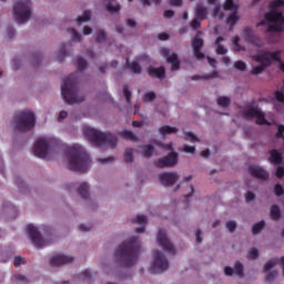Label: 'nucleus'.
<instances>
[{"instance_id":"nucleus-34","label":"nucleus","mask_w":284,"mask_h":284,"mask_svg":"<svg viewBox=\"0 0 284 284\" xmlns=\"http://www.w3.org/2000/svg\"><path fill=\"white\" fill-rule=\"evenodd\" d=\"M182 139H184V141H190L191 143H199L200 141L199 138L190 131H184L182 133Z\"/></svg>"},{"instance_id":"nucleus-12","label":"nucleus","mask_w":284,"mask_h":284,"mask_svg":"<svg viewBox=\"0 0 284 284\" xmlns=\"http://www.w3.org/2000/svg\"><path fill=\"white\" fill-rule=\"evenodd\" d=\"M12 16L17 23H28V21H30V17H32V11L28 3L18 2L13 7Z\"/></svg>"},{"instance_id":"nucleus-35","label":"nucleus","mask_w":284,"mask_h":284,"mask_svg":"<svg viewBox=\"0 0 284 284\" xmlns=\"http://www.w3.org/2000/svg\"><path fill=\"white\" fill-rule=\"evenodd\" d=\"M270 214L273 221H278V219H281V207L276 204L272 205Z\"/></svg>"},{"instance_id":"nucleus-58","label":"nucleus","mask_w":284,"mask_h":284,"mask_svg":"<svg viewBox=\"0 0 284 284\" xmlns=\"http://www.w3.org/2000/svg\"><path fill=\"white\" fill-rule=\"evenodd\" d=\"M103 39H105V31L99 30L98 34H97V41H99L101 43V41H103Z\"/></svg>"},{"instance_id":"nucleus-59","label":"nucleus","mask_w":284,"mask_h":284,"mask_svg":"<svg viewBox=\"0 0 284 284\" xmlns=\"http://www.w3.org/2000/svg\"><path fill=\"white\" fill-rule=\"evenodd\" d=\"M82 34H84V37L92 34V29L89 26L83 27Z\"/></svg>"},{"instance_id":"nucleus-2","label":"nucleus","mask_w":284,"mask_h":284,"mask_svg":"<svg viewBox=\"0 0 284 284\" xmlns=\"http://www.w3.org/2000/svg\"><path fill=\"white\" fill-rule=\"evenodd\" d=\"M212 14L214 19H219V21H226L227 26L234 28L241 20V13H239V4L235 3L234 0H225L221 7V4H216Z\"/></svg>"},{"instance_id":"nucleus-42","label":"nucleus","mask_w":284,"mask_h":284,"mask_svg":"<svg viewBox=\"0 0 284 284\" xmlns=\"http://www.w3.org/2000/svg\"><path fill=\"white\" fill-rule=\"evenodd\" d=\"M124 161L126 163H132L134 161V151L132 149H126L124 152Z\"/></svg>"},{"instance_id":"nucleus-32","label":"nucleus","mask_w":284,"mask_h":284,"mask_svg":"<svg viewBox=\"0 0 284 284\" xmlns=\"http://www.w3.org/2000/svg\"><path fill=\"white\" fill-rule=\"evenodd\" d=\"M150 77H155L156 79H163L165 77L164 68H150L149 69Z\"/></svg>"},{"instance_id":"nucleus-16","label":"nucleus","mask_w":284,"mask_h":284,"mask_svg":"<svg viewBox=\"0 0 284 284\" xmlns=\"http://www.w3.org/2000/svg\"><path fill=\"white\" fill-rule=\"evenodd\" d=\"M204 19H207V9L206 7L199 4L195 8V18L191 22V28H193V30H197V28H201V21Z\"/></svg>"},{"instance_id":"nucleus-52","label":"nucleus","mask_w":284,"mask_h":284,"mask_svg":"<svg viewBox=\"0 0 284 284\" xmlns=\"http://www.w3.org/2000/svg\"><path fill=\"white\" fill-rule=\"evenodd\" d=\"M254 199H256V195L253 192H246L245 194V201L247 203H252V201H254Z\"/></svg>"},{"instance_id":"nucleus-54","label":"nucleus","mask_w":284,"mask_h":284,"mask_svg":"<svg viewBox=\"0 0 284 284\" xmlns=\"http://www.w3.org/2000/svg\"><path fill=\"white\" fill-rule=\"evenodd\" d=\"M275 194H276V196H283L284 190H283V186L281 184L275 185Z\"/></svg>"},{"instance_id":"nucleus-17","label":"nucleus","mask_w":284,"mask_h":284,"mask_svg":"<svg viewBox=\"0 0 284 284\" xmlns=\"http://www.w3.org/2000/svg\"><path fill=\"white\" fill-rule=\"evenodd\" d=\"M191 174L183 176L182 181L175 186V190H186L185 196L190 197L194 195V185H192Z\"/></svg>"},{"instance_id":"nucleus-46","label":"nucleus","mask_w":284,"mask_h":284,"mask_svg":"<svg viewBox=\"0 0 284 284\" xmlns=\"http://www.w3.org/2000/svg\"><path fill=\"white\" fill-rule=\"evenodd\" d=\"M276 139H282L284 141V125H277V132L275 133Z\"/></svg>"},{"instance_id":"nucleus-20","label":"nucleus","mask_w":284,"mask_h":284,"mask_svg":"<svg viewBox=\"0 0 284 284\" xmlns=\"http://www.w3.org/2000/svg\"><path fill=\"white\" fill-rule=\"evenodd\" d=\"M241 37L243 41H245L250 45L258 47V38L256 37V34H254V31L250 27L243 29Z\"/></svg>"},{"instance_id":"nucleus-6","label":"nucleus","mask_w":284,"mask_h":284,"mask_svg":"<svg viewBox=\"0 0 284 284\" xmlns=\"http://www.w3.org/2000/svg\"><path fill=\"white\" fill-rule=\"evenodd\" d=\"M257 26H284V0L273 1L270 11L264 16V20Z\"/></svg>"},{"instance_id":"nucleus-49","label":"nucleus","mask_w":284,"mask_h":284,"mask_svg":"<svg viewBox=\"0 0 284 284\" xmlns=\"http://www.w3.org/2000/svg\"><path fill=\"white\" fill-rule=\"evenodd\" d=\"M234 68H236V70H241L242 72H244V70H246L247 65L243 61H236L234 63Z\"/></svg>"},{"instance_id":"nucleus-43","label":"nucleus","mask_w":284,"mask_h":284,"mask_svg":"<svg viewBox=\"0 0 284 284\" xmlns=\"http://www.w3.org/2000/svg\"><path fill=\"white\" fill-rule=\"evenodd\" d=\"M239 41H241V38L239 37L233 38V50H235V52H242V50H245V48L239 44Z\"/></svg>"},{"instance_id":"nucleus-38","label":"nucleus","mask_w":284,"mask_h":284,"mask_svg":"<svg viewBox=\"0 0 284 284\" xmlns=\"http://www.w3.org/2000/svg\"><path fill=\"white\" fill-rule=\"evenodd\" d=\"M221 41H223L222 37H219L215 40V43H216V54H227V49L225 47H223V44H221Z\"/></svg>"},{"instance_id":"nucleus-1","label":"nucleus","mask_w":284,"mask_h":284,"mask_svg":"<svg viewBox=\"0 0 284 284\" xmlns=\"http://www.w3.org/2000/svg\"><path fill=\"white\" fill-rule=\"evenodd\" d=\"M139 247H141L139 236H132L115 250V257L123 265H135L139 261Z\"/></svg>"},{"instance_id":"nucleus-31","label":"nucleus","mask_w":284,"mask_h":284,"mask_svg":"<svg viewBox=\"0 0 284 284\" xmlns=\"http://www.w3.org/2000/svg\"><path fill=\"white\" fill-rule=\"evenodd\" d=\"M179 129L170 125H164L159 129V134L161 136H170V134H176Z\"/></svg>"},{"instance_id":"nucleus-3","label":"nucleus","mask_w":284,"mask_h":284,"mask_svg":"<svg viewBox=\"0 0 284 284\" xmlns=\"http://www.w3.org/2000/svg\"><path fill=\"white\" fill-rule=\"evenodd\" d=\"M282 50L276 51H260L257 54L252 55L253 61H255V67L252 68V74H261L265 68L272 65V61H277L278 69L284 72V61L281 60Z\"/></svg>"},{"instance_id":"nucleus-37","label":"nucleus","mask_w":284,"mask_h":284,"mask_svg":"<svg viewBox=\"0 0 284 284\" xmlns=\"http://www.w3.org/2000/svg\"><path fill=\"white\" fill-rule=\"evenodd\" d=\"M260 255L261 252L258 251V248L252 247L247 251L246 258H248V261H256V258H258Z\"/></svg>"},{"instance_id":"nucleus-55","label":"nucleus","mask_w":284,"mask_h":284,"mask_svg":"<svg viewBox=\"0 0 284 284\" xmlns=\"http://www.w3.org/2000/svg\"><path fill=\"white\" fill-rule=\"evenodd\" d=\"M24 262H26V260H24L23 257L17 256V257L14 258L13 265H14L16 267H19V265H23Z\"/></svg>"},{"instance_id":"nucleus-19","label":"nucleus","mask_w":284,"mask_h":284,"mask_svg":"<svg viewBox=\"0 0 284 284\" xmlns=\"http://www.w3.org/2000/svg\"><path fill=\"white\" fill-rule=\"evenodd\" d=\"M162 57L166 58L168 63H170L172 70H179L181 61H179V55L176 53H170V49L162 48L160 50Z\"/></svg>"},{"instance_id":"nucleus-24","label":"nucleus","mask_w":284,"mask_h":284,"mask_svg":"<svg viewBox=\"0 0 284 284\" xmlns=\"http://www.w3.org/2000/svg\"><path fill=\"white\" fill-rule=\"evenodd\" d=\"M224 274L225 276H234V274L243 276V264H241V262H236L234 268L232 266H225Z\"/></svg>"},{"instance_id":"nucleus-13","label":"nucleus","mask_w":284,"mask_h":284,"mask_svg":"<svg viewBox=\"0 0 284 284\" xmlns=\"http://www.w3.org/2000/svg\"><path fill=\"white\" fill-rule=\"evenodd\" d=\"M245 116H247V119H255L258 125H272V123H274V119L270 118V115H265V113L256 106H248L245 110Z\"/></svg>"},{"instance_id":"nucleus-61","label":"nucleus","mask_w":284,"mask_h":284,"mask_svg":"<svg viewBox=\"0 0 284 284\" xmlns=\"http://www.w3.org/2000/svg\"><path fill=\"white\" fill-rule=\"evenodd\" d=\"M275 174L278 179H281L284 175V168L277 166Z\"/></svg>"},{"instance_id":"nucleus-64","label":"nucleus","mask_w":284,"mask_h":284,"mask_svg":"<svg viewBox=\"0 0 284 284\" xmlns=\"http://www.w3.org/2000/svg\"><path fill=\"white\" fill-rule=\"evenodd\" d=\"M165 19H172L174 17V12L172 10L164 11Z\"/></svg>"},{"instance_id":"nucleus-4","label":"nucleus","mask_w":284,"mask_h":284,"mask_svg":"<svg viewBox=\"0 0 284 284\" xmlns=\"http://www.w3.org/2000/svg\"><path fill=\"white\" fill-rule=\"evenodd\" d=\"M67 163L73 172H85L90 168V156L85 154L83 146L73 144L69 148Z\"/></svg>"},{"instance_id":"nucleus-33","label":"nucleus","mask_w":284,"mask_h":284,"mask_svg":"<svg viewBox=\"0 0 284 284\" xmlns=\"http://www.w3.org/2000/svg\"><path fill=\"white\" fill-rule=\"evenodd\" d=\"M92 19V11L84 10L81 16L75 19V23H88Z\"/></svg>"},{"instance_id":"nucleus-10","label":"nucleus","mask_w":284,"mask_h":284,"mask_svg":"<svg viewBox=\"0 0 284 284\" xmlns=\"http://www.w3.org/2000/svg\"><path fill=\"white\" fill-rule=\"evenodd\" d=\"M41 230L42 226L36 224H28L26 226L27 237L34 247H45L47 245H50V242L41 235Z\"/></svg>"},{"instance_id":"nucleus-15","label":"nucleus","mask_w":284,"mask_h":284,"mask_svg":"<svg viewBox=\"0 0 284 284\" xmlns=\"http://www.w3.org/2000/svg\"><path fill=\"white\" fill-rule=\"evenodd\" d=\"M156 243L162 247L165 252L170 254H176V248L168 237V233L164 230H160L156 234Z\"/></svg>"},{"instance_id":"nucleus-8","label":"nucleus","mask_w":284,"mask_h":284,"mask_svg":"<svg viewBox=\"0 0 284 284\" xmlns=\"http://www.w3.org/2000/svg\"><path fill=\"white\" fill-rule=\"evenodd\" d=\"M53 145H57V138L40 136L33 143V153L39 159H48L54 154Z\"/></svg>"},{"instance_id":"nucleus-45","label":"nucleus","mask_w":284,"mask_h":284,"mask_svg":"<svg viewBox=\"0 0 284 284\" xmlns=\"http://www.w3.org/2000/svg\"><path fill=\"white\" fill-rule=\"evenodd\" d=\"M145 103H150L151 101H154V99H156V94H154V92L150 91L146 92L143 97Z\"/></svg>"},{"instance_id":"nucleus-63","label":"nucleus","mask_w":284,"mask_h":284,"mask_svg":"<svg viewBox=\"0 0 284 284\" xmlns=\"http://www.w3.org/2000/svg\"><path fill=\"white\" fill-rule=\"evenodd\" d=\"M158 38L160 39V41H168V39H170V36L168 33H160Z\"/></svg>"},{"instance_id":"nucleus-21","label":"nucleus","mask_w":284,"mask_h":284,"mask_svg":"<svg viewBox=\"0 0 284 284\" xmlns=\"http://www.w3.org/2000/svg\"><path fill=\"white\" fill-rule=\"evenodd\" d=\"M201 48H203V39H201V37L199 36H195L192 40L193 54L194 57H196V59L203 61V59H205V55L201 52Z\"/></svg>"},{"instance_id":"nucleus-53","label":"nucleus","mask_w":284,"mask_h":284,"mask_svg":"<svg viewBox=\"0 0 284 284\" xmlns=\"http://www.w3.org/2000/svg\"><path fill=\"white\" fill-rule=\"evenodd\" d=\"M77 65L80 70H83V68H85V65H88V62H85V60L83 58H79L77 60Z\"/></svg>"},{"instance_id":"nucleus-26","label":"nucleus","mask_w":284,"mask_h":284,"mask_svg":"<svg viewBox=\"0 0 284 284\" xmlns=\"http://www.w3.org/2000/svg\"><path fill=\"white\" fill-rule=\"evenodd\" d=\"M274 108L276 112H283L284 110V93L281 91H275L274 93Z\"/></svg>"},{"instance_id":"nucleus-51","label":"nucleus","mask_w":284,"mask_h":284,"mask_svg":"<svg viewBox=\"0 0 284 284\" xmlns=\"http://www.w3.org/2000/svg\"><path fill=\"white\" fill-rule=\"evenodd\" d=\"M226 229L229 232H234L236 230V223L234 221H227Z\"/></svg>"},{"instance_id":"nucleus-50","label":"nucleus","mask_w":284,"mask_h":284,"mask_svg":"<svg viewBox=\"0 0 284 284\" xmlns=\"http://www.w3.org/2000/svg\"><path fill=\"white\" fill-rule=\"evenodd\" d=\"M195 243H203V232L195 230Z\"/></svg>"},{"instance_id":"nucleus-48","label":"nucleus","mask_w":284,"mask_h":284,"mask_svg":"<svg viewBox=\"0 0 284 284\" xmlns=\"http://www.w3.org/2000/svg\"><path fill=\"white\" fill-rule=\"evenodd\" d=\"M183 152H185L186 154H194L196 152V146H192V145H184L183 146Z\"/></svg>"},{"instance_id":"nucleus-47","label":"nucleus","mask_w":284,"mask_h":284,"mask_svg":"<svg viewBox=\"0 0 284 284\" xmlns=\"http://www.w3.org/2000/svg\"><path fill=\"white\" fill-rule=\"evenodd\" d=\"M68 32L71 34L73 41H79L81 39V36L79 32L74 30V28L68 29Z\"/></svg>"},{"instance_id":"nucleus-60","label":"nucleus","mask_w":284,"mask_h":284,"mask_svg":"<svg viewBox=\"0 0 284 284\" xmlns=\"http://www.w3.org/2000/svg\"><path fill=\"white\" fill-rule=\"evenodd\" d=\"M170 4L175 8H179V7L183 6V0H170Z\"/></svg>"},{"instance_id":"nucleus-23","label":"nucleus","mask_w":284,"mask_h":284,"mask_svg":"<svg viewBox=\"0 0 284 284\" xmlns=\"http://www.w3.org/2000/svg\"><path fill=\"white\" fill-rule=\"evenodd\" d=\"M148 60L149 58L146 55H143L133 62L126 61V65L134 74H141V65L139 63H143Z\"/></svg>"},{"instance_id":"nucleus-25","label":"nucleus","mask_w":284,"mask_h":284,"mask_svg":"<svg viewBox=\"0 0 284 284\" xmlns=\"http://www.w3.org/2000/svg\"><path fill=\"white\" fill-rule=\"evenodd\" d=\"M68 57V45L60 44L57 50L52 53L54 61H63Z\"/></svg>"},{"instance_id":"nucleus-39","label":"nucleus","mask_w":284,"mask_h":284,"mask_svg":"<svg viewBox=\"0 0 284 284\" xmlns=\"http://www.w3.org/2000/svg\"><path fill=\"white\" fill-rule=\"evenodd\" d=\"M263 227H265V221H261V222L255 223L252 226L253 234H261V232L263 231Z\"/></svg>"},{"instance_id":"nucleus-22","label":"nucleus","mask_w":284,"mask_h":284,"mask_svg":"<svg viewBox=\"0 0 284 284\" xmlns=\"http://www.w3.org/2000/svg\"><path fill=\"white\" fill-rule=\"evenodd\" d=\"M248 172L252 176H255L256 179H261L262 181H267L270 179V174H267V171L263 169V166H250Z\"/></svg>"},{"instance_id":"nucleus-7","label":"nucleus","mask_w":284,"mask_h":284,"mask_svg":"<svg viewBox=\"0 0 284 284\" xmlns=\"http://www.w3.org/2000/svg\"><path fill=\"white\" fill-rule=\"evenodd\" d=\"M82 132L90 141L97 143V145H108L109 148L116 145V136L112 133H103L90 125H84Z\"/></svg>"},{"instance_id":"nucleus-11","label":"nucleus","mask_w":284,"mask_h":284,"mask_svg":"<svg viewBox=\"0 0 284 284\" xmlns=\"http://www.w3.org/2000/svg\"><path fill=\"white\" fill-rule=\"evenodd\" d=\"M33 125L34 112L30 109L21 111L16 122L17 130H20V132H26V130L32 129Z\"/></svg>"},{"instance_id":"nucleus-18","label":"nucleus","mask_w":284,"mask_h":284,"mask_svg":"<svg viewBox=\"0 0 284 284\" xmlns=\"http://www.w3.org/2000/svg\"><path fill=\"white\" fill-rule=\"evenodd\" d=\"M178 179H181V173L178 172H164L159 175L160 183L165 186L174 185Z\"/></svg>"},{"instance_id":"nucleus-41","label":"nucleus","mask_w":284,"mask_h":284,"mask_svg":"<svg viewBox=\"0 0 284 284\" xmlns=\"http://www.w3.org/2000/svg\"><path fill=\"white\" fill-rule=\"evenodd\" d=\"M217 105H220V108H227L230 105V98L225 95L219 97Z\"/></svg>"},{"instance_id":"nucleus-14","label":"nucleus","mask_w":284,"mask_h":284,"mask_svg":"<svg viewBox=\"0 0 284 284\" xmlns=\"http://www.w3.org/2000/svg\"><path fill=\"white\" fill-rule=\"evenodd\" d=\"M164 150H168L170 154L168 156H164L160 160H158V166L159 168H174L179 163V153L174 152V148L172 146V143H168L163 145Z\"/></svg>"},{"instance_id":"nucleus-36","label":"nucleus","mask_w":284,"mask_h":284,"mask_svg":"<svg viewBox=\"0 0 284 284\" xmlns=\"http://www.w3.org/2000/svg\"><path fill=\"white\" fill-rule=\"evenodd\" d=\"M132 223H135L136 225H148V216L143 214H138L134 217H132Z\"/></svg>"},{"instance_id":"nucleus-30","label":"nucleus","mask_w":284,"mask_h":284,"mask_svg":"<svg viewBox=\"0 0 284 284\" xmlns=\"http://www.w3.org/2000/svg\"><path fill=\"white\" fill-rule=\"evenodd\" d=\"M283 156L281 155V152L276 150H271L270 151V156H268V162L273 163V165H278L282 163Z\"/></svg>"},{"instance_id":"nucleus-62","label":"nucleus","mask_w":284,"mask_h":284,"mask_svg":"<svg viewBox=\"0 0 284 284\" xmlns=\"http://www.w3.org/2000/svg\"><path fill=\"white\" fill-rule=\"evenodd\" d=\"M126 26L129 28H136V21L134 19H128L126 20Z\"/></svg>"},{"instance_id":"nucleus-5","label":"nucleus","mask_w":284,"mask_h":284,"mask_svg":"<svg viewBox=\"0 0 284 284\" xmlns=\"http://www.w3.org/2000/svg\"><path fill=\"white\" fill-rule=\"evenodd\" d=\"M61 94L62 99L65 103H69V105H77V103H82L84 100L83 94L79 93L77 90V80L72 75L63 80Z\"/></svg>"},{"instance_id":"nucleus-44","label":"nucleus","mask_w":284,"mask_h":284,"mask_svg":"<svg viewBox=\"0 0 284 284\" xmlns=\"http://www.w3.org/2000/svg\"><path fill=\"white\" fill-rule=\"evenodd\" d=\"M152 152H154V146L152 145H145L143 146L141 153L143 156H152Z\"/></svg>"},{"instance_id":"nucleus-40","label":"nucleus","mask_w":284,"mask_h":284,"mask_svg":"<svg viewBox=\"0 0 284 284\" xmlns=\"http://www.w3.org/2000/svg\"><path fill=\"white\" fill-rule=\"evenodd\" d=\"M121 136L126 139V141H136V134H134L132 131H122Z\"/></svg>"},{"instance_id":"nucleus-29","label":"nucleus","mask_w":284,"mask_h":284,"mask_svg":"<svg viewBox=\"0 0 284 284\" xmlns=\"http://www.w3.org/2000/svg\"><path fill=\"white\" fill-rule=\"evenodd\" d=\"M78 193L82 199H90V184L88 182H81L78 185Z\"/></svg>"},{"instance_id":"nucleus-28","label":"nucleus","mask_w":284,"mask_h":284,"mask_svg":"<svg viewBox=\"0 0 284 284\" xmlns=\"http://www.w3.org/2000/svg\"><path fill=\"white\" fill-rule=\"evenodd\" d=\"M105 10L111 14H118L121 11V4L114 2V0H105Z\"/></svg>"},{"instance_id":"nucleus-9","label":"nucleus","mask_w":284,"mask_h":284,"mask_svg":"<svg viewBox=\"0 0 284 284\" xmlns=\"http://www.w3.org/2000/svg\"><path fill=\"white\" fill-rule=\"evenodd\" d=\"M170 267V262L165 257V253L159 250H155L152 255V261L149 264V272L151 274H162Z\"/></svg>"},{"instance_id":"nucleus-27","label":"nucleus","mask_w":284,"mask_h":284,"mask_svg":"<svg viewBox=\"0 0 284 284\" xmlns=\"http://www.w3.org/2000/svg\"><path fill=\"white\" fill-rule=\"evenodd\" d=\"M72 256L65 254H57L51 257V263L53 265H63L65 263H71Z\"/></svg>"},{"instance_id":"nucleus-56","label":"nucleus","mask_w":284,"mask_h":284,"mask_svg":"<svg viewBox=\"0 0 284 284\" xmlns=\"http://www.w3.org/2000/svg\"><path fill=\"white\" fill-rule=\"evenodd\" d=\"M123 94H124L128 103H130V97H132V92H130V89H128V87L123 88Z\"/></svg>"},{"instance_id":"nucleus-57","label":"nucleus","mask_w":284,"mask_h":284,"mask_svg":"<svg viewBox=\"0 0 284 284\" xmlns=\"http://www.w3.org/2000/svg\"><path fill=\"white\" fill-rule=\"evenodd\" d=\"M78 230H80V232H90L91 226L88 224H79Z\"/></svg>"}]
</instances>
